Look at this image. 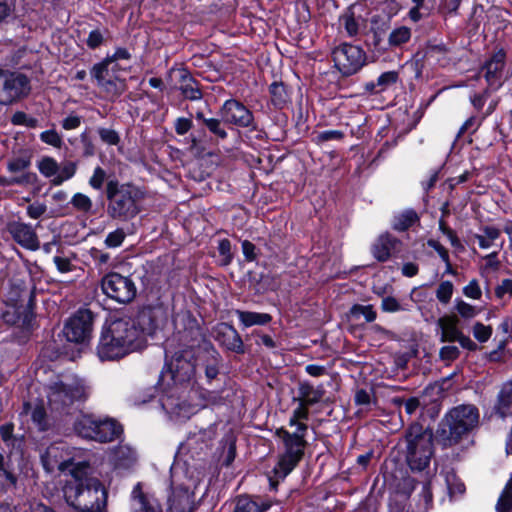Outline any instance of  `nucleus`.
<instances>
[{"label": "nucleus", "mask_w": 512, "mask_h": 512, "mask_svg": "<svg viewBox=\"0 0 512 512\" xmlns=\"http://www.w3.org/2000/svg\"><path fill=\"white\" fill-rule=\"evenodd\" d=\"M176 331L165 344V366L158 381V401L176 425L192 416V316L189 311L174 316Z\"/></svg>", "instance_id": "1"}, {"label": "nucleus", "mask_w": 512, "mask_h": 512, "mask_svg": "<svg viewBox=\"0 0 512 512\" xmlns=\"http://www.w3.org/2000/svg\"><path fill=\"white\" fill-rule=\"evenodd\" d=\"M90 463H80L63 487L65 501L76 512H101L106 506L107 492L102 483L89 477Z\"/></svg>", "instance_id": "2"}, {"label": "nucleus", "mask_w": 512, "mask_h": 512, "mask_svg": "<svg viewBox=\"0 0 512 512\" xmlns=\"http://www.w3.org/2000/svg\"><path fill=\"white\" fill-rule=\"evenodd\" d=\"M191 461V446L188 442H183L179 445L171 466L172 494L168 498L170 512L192 511V502L188 491L192 480Z\"/></svg>", "instance_id": "3"}, {"label": "nucleus", "mask_w": 512, "mask_h": 512, "mask_svg": "<svg viewBox=\"0 0 512 512\" xmlns=\"http://www.w3.org/2000/svg\"><path fill=\"white\" fill-rule=\"evenodd\" d=\"M479 410L475 405L463 404L452 408L439 423L436 441L443 447L458 444L479 424Z\"/></svg>", "instance_id": "4"}, {"label": "nucleus", "mask_w": 512, "mask_h": 512, "mask_svg": "<svg viewBox=\"0 0 512 512\" xmlns=\"http://www.w3.org/2000/svg\"><path fill=\"white\" fill-rule=\"evenodd\" d=\"M307 431V425H299L294 432H289L283 427L276 430V436L279 437L284 444V452L273 469L277 480L275 481L272 477L269 478L270 486L273 489H276L278 480L284 479L302 459L307 444L305 440Z\"/></svg>", "instance_id": "5"}, {"label": "nucleus", "mask_w": 512, "mask_h": 512, "mask_svg": "<svg viewBox=\"0 0 512 512\" xmlns=\"http://www.w3.org/2000/svg\"><path fill=\"white\" fill-rule=\"evenodd\" d=\"M106 197L107 213L113 219L128 221L140 212L138 200L141 192L132 184L109 180L106 185Z\"/></svg>", "instance_id": "6"}, {"label": "nucleus", "mask_w": 512, "mask_h": 512, "mask_svg": "<svg viewBox=\"0 0 512 512\" xmlns=\"http://www.w3.org/2000/svg\"><path fill=\"white\" fill-rule=\"evenodd\" d=\"M406 460L412 470L422 471L433 454V434L418 423L409 426L405 433Z\"/></svg>", "instance_id": "7"}, {"label": "nucleus", "mask_w": 512, "mask_h": 512, "mask_svg": "<svg viewBox=\"0 0 512 512\" xmlns=\"http://www.w3.org/2000/svg\"><path fill=\"white\" fill-rule=\"evenodd\" d=\"M75 432L82 438L100 443L112 442L123 433L122 425L113 418L81 414L74 422Z\"/></svg>", "instance_id": "8"}, {"label": "nucleus", "mask_w": 512, "mask_h": 512, "mask_svg": "<svg viewBox=\"0 0 512 512\" xmlns=\"http://www.w3.org/2000/svg\"><path fill=\"white\" fill-rule=\"evenodd\" d=\"M48 404L52 410L61 411L75 402H82L87 397L83 380L74 375L49 384L46 388Z\"/></svg>", "instance_id": "9"}, {"label": "nucleus", "mask_w": 512, "mask_h": 512, "mask_svg": "<svg viewBox=\"0 0 512 512\" xmlns=\"http://www.w3.org/2000/svg\"><path fill=\"white\" fill-rule=\"evenodd\" d=\"M84 451L69 446L65 442H55L51 444L41 455V462L47 472H53L58 469L61 472H68L72 477V470L80 463H90L83 457Z\"/></svg>", "instance_id": "10"}, {"label": "nucleus", "mask_w": 512, "mask_h": 512, "mask_svg": "<svg viewBox=\"0 0 512 512\" xmlns=\"http://www.w3.org/2000/svg\"><path fill=\"white\" fill-rule=\"evenodd\" d=\"M100 287L103 294L118 304H129L137 295V286L130 275H122L118 272L105 274Z\"/></svg>", "instance_id": "11"}, {"label": "nucleus", "mask_w": 512, "mask_h": 512, "mask_svg": "<svg viewBox=\"0 0 512 512\" xmlns=\"http://www.w3.org/2000/svg\"><path fill=\"white\" fill-rule=\"evenodd\" d=\"M29 92L30 81L27 76L0 68V105H11L27 96Z\"/></svg>", "instance_id": "12"}, {"label": "nucleus", "mask_w": 512, "mask_h": 512, "mask_svg": "<svg viewBox=\"0 0 512 512\" xmlns=\"http://www.w3.org/2000/svg\"><path fill=\"white\" fill-rule=\"evenodd\" d=\"M332 59L343 75L350 76L365 64L366 54L359 46L343 43L333 49Z\"/></svg>", "instance_id": "13"}, {"label": "nucleus", "mask_w": 512, "mask_h": 512, "mask_svg": "<svg viewBox=\"0 0 512 512\" xmlns=\"http://www.w3.org/2000/svg\"><path fill=\"white\" fill-rule=\"evenodd\" d=\"M104 326L118 338H121L122 343L132 351L138 352L144 349V342L139 336L133 317L128 315L113 317Z\"/></svg>", "instance_id": "14"}, {"label": "nucleus", "mask_w": 512, "mask_h": 512, "mask_svg": "<svg viewBox=\"0 0 512 512\" xmlns=\"http://www.w3.org/2000/svg\"><path fill=\"white\" fill-rule=\"evenodd\" d=\"M93 315L83 309L70 317L64 325L63 334L69 342L85 343L92 332Z\"/></svg>", "instance_id": "15"}, {"label": "nucleus", "mask_w": 512, "mask_h": 512, "mask_svg": "<svg viewBox=\"0 0 512 512\" xmlns=\"http://www.w3.org/2000/svg\"><path fill=\"white\" fill-rule=\"evenodd\" d=\"M140 338L147 344V336L153 337L162 328L164 312L161 307L145 306L133 317Z\"/></svg>", "instance_id": "16"}, {"label": "nucleus", "mask_w": 512, "mask_h": 512, "mask_svg": "<svg viewBox=\"0 0 512 512\" xmlns=\"http://www.w3.org/2000/svg\"><path fill=\"white\" fill-rule=\"evenodd\" d=\"M121 340V338H118L103 326L96 349L100 361H116L134 353Z\"/></svg>", "instance_id": "17"}, {"label": "nucleus", "mask_w": 512, "mask_h": 512, "mask_svg": "<svg viewBox=\"0 0 512 512\" xmlns=\"http://www.w3.org/2000/svg\"><path fill=\"white\" fill-rule=\"evenodd\" d=\"M222 120L241 128L250 127L253 124V113L236 99L226 100L221 108Z\"/></svg>", "instance_id": "18"}, {"label": "nucleus", "mask_w": 512, "mask_h": 512, "mask_svg": "<svg viewBox=\"0 0 512 512\" xmlns=\"http://www.w3.org/2000/svg\"><path fill=\"white\" fill-rule=\"evenodd\" d=\"M106 461L117 474L130 471L137 462L136 451L128 444H120L109 449Z\"/></svg>", "instance_id": "19"}, {"label": "nucleus", "mask_w": 512, "mask_h": 512, "mask_svg": "<svg viewBox=\"0 0 512 512\" xmlns=\"http://www.w3.org/2000/svg\"><path fill=\"white\" fill-rule=\"evenodd\" d=\"M91 75L97 85L113 97L121 95L124 91V82L120 80L119 75L112 74L107 62L103 60L92 67Z\"/></svg>", "instance_id": "20"}, {"label": "nucleus", "mask_w": 512, "mask_h": 512, "mask_svg": "<svg viewBox=\"0 0 512 512\" xmlns=\"http://www.w3.org/2000/svg\"><path fill=\"white\" fill-rule=\"evenodd\" d=\"M213 337L227 351L244 354L245 346L238 331L227 323L218 324L213 330Z\"/></svg>", "instance_id": "21"}, {"label": "nucleus", "mask_w": 512, "mask_h": 512, "mask_svg": "<svg viewBox=\"0 0 512 512\" xmlns=\"http://www.w3.org/2000/svg\"><path fill=\"white\" fill-rule=\"evenodd\" d=\"M506 63V52L503 49L495 51L482 66L481 71L488 83V86L494 90L502 86V72Z\"/></svg>", "instance_id": "22"}, {"label": "nucleus", "mask_w": 512, "mask_h": 512, "mask_svg": "<svg viewBox=\"0 0 512 512\" xmlns=\"http://www.w3.org/2000/svg\"><path fill=\"white\" fill-rule=\"evenodd\" d=\"M8 232L21 247L36 251L40 248V242L34 229L26 223L12 222L8 225Z\"/></svg>", "instance_id": "23"}, {"label": "nucleus", "mask_w": 512, "mask_h": 512, "mask_svg": "<svg viewBox=\"0 0 512 512\" xmlns=\"http://www.w3.org/2000/svg\"><path fill=\"white\" fill-rule=\"evenodd\" d=\"M401 241L388 232L380 234L371 245V253L379 262H386L399 249Z\"/></svg>", "instance_id": "24"}, {"label": "nucleus", "mask_w": 512, "mask_h": 512, "mask_svg": "<svg viewBox=\"0 0 512 512\" xmlns=\"http://www.w3.org/2000/svg\"><path fill=\"white\" fill-rule=\"evenodd\" d=\"M131 512H161L157 500L143 492L141 483H137L131 492Z\"/></svg>", "instance_id": "25"}, {"label": "nucleus", "mask_w": 512, "mask_h": 512, "mask_svg": "<svg viewBox=\"0 0 512 512\" xmlns=\"http://www.w3.org/2000/svg\"><path fill=\"white\" fill-rule=\"evenodd\" d=\"M492 412L502 419L512 416V378L500 386Z\"/></svg>", "instance_id": "26"}, {"label": "nucleus", "mask_w": 512, "mask_h": 512, "mask_svg": "<svg viewBox=\"0 0 512 512\" xmlns=\"http://www.w3.org/2000/svg\"><path fill=\"white\" fill-rule=\"evenodd\" d=\"M6 167L11 176H31L29 186L33 185L37 180V175L29 170L31 167V157L29 155L22 154L9 158Z\"/></svg>", "instance_id": "27"}, {"label": "nucleus", "mask_w": 512, "mask_h": 512, "mask_svg": "<svg viewBox=\"0 0 512 512\" xmlns=\"http://www.w3.org/2000/svg\"><path fill=\"white\" fill-rule=\"evenodd\" d=\"M197 359L203 367H220L221 356L210 341L203 340L198 344Z\"/></svg>", "instance_id": "28"}, {"label": "nucleus", "mask_w": 512, "mask_h": 512, "mask_svg": "<svg viewBox=\"0 0 512 512\" xmlns=\"http://www.w3.org/2000/svg\"><path fill=\"white\" fill-rule=\"evenodd\" d=\"M458 318L456 316L445 315L438 319V326L441 329V342H454L461 331L458 329Z\"/></svg>", "instance_id": "29"}, {"label": "nucleus", "mask_w": 512, "mask_h": 512, "mask_svg": "<svg viewBox=\"0 0 512 512\" xmlns=\"http://www.w3.org/2000/svg\"><path fill=\"white\" fill-rule=\"evenodd\" d=\"M195 165L198 167L200 172L198 176L194 174V181L197 180L202 182L216 169L218 165V157L215 154L206 153L194 159V166Z\"/></svg>", "instance_id": "30"}, {"label": "nucleus", "mask_w": 512, "mask_h": 512, "mask_svg": "<svg viewBox=\"0 0 512 512\" xmlns=\"http://www.w3.org/2000/svg\"><path fill=\"white\" fill-rule=\"evenodd\" d=\"M419 221L417 212L413 209H406L396 215L392 220V228L396 231L403 232L412 227Z\"/></svg>", "instance_id": "31"}, {"label": "nucleus", "mask_w": 512, "mask_h": 512, "mask_svg": "<svg viewBox=\"0 0 512 512\" xmlns=\"http://www.w3.org/2000/svg\"><path fill=\"white\" fill-rule=\"evenodd\" d=\"M270 507L271 503L261 498H240L237 501L234 512H265Z\"/></svg>", "instance_id": "32"}, {"label": "nucleus", "mask_w": 512, "mask_h": 512, "mask_svg": "<svg viewBox=\"0 0 512 512\" xmlns=\"http://www.w3.org/2000/svg\"><path fill=\"white\" fill-rule=\"evenodd\" d=\"M324 391L321 388H315L313 385L304 382L299 386V402L308 406L318 403L323 397Z\"/></svg>", "instance_id": "33"}, {"label": "nucleus", "mask_w": 512, "mask_h": 512, "mask_svg": "<svg viewBox=\"0 0 512 512\" xmlns=\"http://www.w3.org/2000/svg\"><path fill=\"white\" fill-rule=\"evenodd\" d=\"M239 321L245 326L265 325L272 320L270 314L236 310Z\"/></svg>", "instance_id": "34"}, {"label": "nucleus", "mask_w": 512, "mask_h": 512, "mask_svg": "<svg viewBox=\"0 0 512 512\" xmlns=\"http://www.w3.org/2000/svg\"><path fill=\"white\" fill-rule=\"evenodd\" d=\"M269 92L275 108L282 109L289 102V95L283 83L273 82L269 86Z\"/></svg>", "instance_id": "35"}, {"label": "nucleus", "mask_w": 512, "mask_h": 512, "mask_svg": "<svg viewBox=\"0 0 512 512\" xmlns=\"http://www.w3.org/2000/svg\"><path fill=\"white\" fill-rule=\"evenodd\" d=\"M340 22L343 25L349 37H355L360 30L359 19L356 18L352 7H349L340 17Z\"/></svg>", "instance_id": "36"}, {"label": "nucleus", "mask_w": 512, "mask_h": 512, "mask_svg": "<svg viewBox=\"0 0 512 512\" xmlns=\"http://www.w3.org/2000/svg\"><path fill=\"white\" fill-rule=\"evenodd\" d=\"M411 38V29L406 26H400L393 29L388 37V43L391 47H399L407 43Z\"/></svg>", "instance_id": "37"}, {"label": "nucleus", "mask_w": 512, "mask_h": 512, "mask_svg": "<svg viewBox=\"0 0 512 512\" xmlns=\"http://www.w3.org/2000/svg\"><path fill=\"white\" fill-rule=\"evenodd\" d=\"M196 118L202 122L211 133L215 136L225 139L227 137L226 131L221 127L220 121L215 118H205L202 112H197Z\"/></svg>", "instance_id": "38"}, {"label": "nucleus", "mask_w": 512, "mask_h": 512, "mask_svg": "<svg viewBox=\"0 0 512 512\" xmlns=\"http://www.w3.org/2000/svg\"><path fill=\"white\" fill-rule=\"evenodd\" d=\"M496 510L498 512H510L512 510V474L498 499Z\"/></svg>", "instance_id": "39"}, {"label": "nucleus", "mask_w": 512, "mask_h": 512, "mask_svg": "<svg viewBox=\"0 0 512 512\" xmlns=\"http://www.w3.org/2000/svg\"><path fill=\"white\" fill-rule=\"evenodd\" d=\"M454 308L458 315L465 320L472 319L481 312L480 308L473 306L460 298L455 300Z\"/></svg>", "instance_id": "40"}, {"label": "nucleus", "mask_w": 512, "mask_h": 512, "mask_svg": "<svg viewBox=\"0 0 512 512\" xmlns=\"http://www.w3.org/2000/svg\"><path fill=\"white\" fill-rule=\"evenodd\" d=\"M76 164L74 162H66L59 166V170L53 178L52 184L55 186L61 185L64 181L71 179L76 173Z\"/></svg>", "instance_id": "41"}, {"label": "nucleus", "mask_w": 512, "mask_h": 512, "mask_svg": "<svg viewBox=\"0 0 512 512\" xmlns=\"http://www.w3.org/2000/svg\"><path fill=\"white\" fill-rule=\"evenodd\" d=\"M408 495L403 492L394 493L389 501V512H410Z\"/></svg>", "instance_id": "42"}, {"label": "nucleus", "mask_w": 512, "mask_h": 512, "mask_svg": "<svg viewBox=\"0 0 512 512\" xmlns=\"http://www.w3.org/2000/svg\"><path fill=\"white\" fill-rule=\"evenodd\" d=\"M219 265L228 266L233 260L232 246L228 239H221L218 242Z\"/></svg>", "instance_id": "43"}, {"label": "nucleus", "mask_w": 512, "mask_h": 512, "mask_svg": "<svg viewBox=\"0 0 512 512\" xmlns=\"http://www.w3.org/2000/svg\"><path fill=\"white\" fill-rule=\"evenodd\" d=\"M308 405L299 402V406L293 410L292 415L289 419L290 427H299V425H307L304 421L308 420L309 410Z\"/></svg>", "instance_id": "44"}, {"label": "nucleus", "mask_w": 512, "mask_h": 512, "mask_svg": "<svg viewBox=\"0 0 512 512\" xmlns=\"http://www.w3.org/2000/svg\"><path fill=\"white\" fill-rule=\"evenodd\" d=\"M350 315L354 319H359L363 316L367 322H372L376 319V312L372 305L355 304L350 309Z\"/></svg>", "instance_id": "45"}, {"label": "nucleus", "mask_w": 512, "mask_h": 512, "mask_svg": "<svg viewBox=\"0 0 512 512\" xmlns=\"http://www.w3.org/2000/svg\"><path fill=\"white\" fill-rule=\"evenodd\" d=\"M38 169L40 173L47 177V178H55V175L57 174L59 170V165L51 157H44L38 162Z\"/></svg>", "instance_id": "46"}, {"label": "nucleus", "mask_w": 512, "mask_h": 512, "mask_svg": "<svg viewBox=\"0 0 512 512\" xmlns=\"http://www.w3.org/2000/svg\"><path fill=\"white\" fill-rule=\"evenodd\" d=\"M399 80V72L387 71L382 73L376 80L378 90L382 92L386 91L389 87L396 84Z\"/></svg>", "instance_id": "47"}, {"label": "nucleus", "mask_w": 512, "mask_h": 512, "mask_svg": "<svg viewBox=\"0 0 512 512\" xmlns=\"http://www.w3.org/2000/svg\"><path fill=\"white\" fill-rule=\"evenodd\" d=\"M454 285L451 281H442L437 290L436 298L442 304H448L452 298Z\"/></svg>", "instance_id": "48"}, {"label": "nucleus", "mask_w": 512, "mask_h": 512, "mask_svg": "<svg viewBox=\"0 0 512 512\" xmlns=\"http://www.w3.org/2000/svg\"><path fill=\"white\" fill-rule=\"evenodd\" d=\"M71 204L73 207L81 212H90L92 209V200L83 193H76L73 195L71 199Z\"/></svg>", "instance_id": "49"}, {"label": "nucleus", "mask_w": 512, "mask_h": 512, "mask_svg": "<svg viewBox=\"0 0 512 512\" xmlns=\"http://www.w3.org/2000/svg\"><path fill=\"white\" fill-rule=\"evenodd\" d=\"M492 331L491 326L484 325L481 322H476L472 328L474 338L480 343L487 342L492 335Z\"/></svg>", "instance_id": "50"}, {"label": "nucleus", "mask_w": 512, "mask_h": 512, "mask_svg": "<svg viewBox=\"0 0 512 512\" xmlns=\"http://www.w3.org/2000/svg\"><path fill=\"white\" fill-rule=\"evenodd\" d=\"M40 140L56 148H60L63 144L61 135L55 129L43 131L40 134Z\"/></svg>", "instance_id": "51"}, {"label": "nucleus", "mask_w": 512, "mask_h": 512, "mask_svg": "<svg viewBox=\"0 0 512 512\" xmlns=\"http://www.w3.org/2000/svg\"><path fill=\"white\" fill-rule=\"evenodd\" d=\"M31 176L29 175H22V176H0V186L1 187H10L13 185H18L22 187L29 186V179Z\"/></svg>", "instance_id": "52"}, {"label": "nucleus", "mask_w": 512, "mask_h": 512, "mask_svg": "<svg viewBox=\"0 0 512 512\" xmlns=\"http://www.w3.org/2000/svg\"><path fill=\"white\" fill-rule=\"evenodd\" d=\"M98 135L101 141L107 145H118L120 142V136L114 129L98 128Z\"/></svg>", "instance_id": "53"}, {"label": "nucleus", "mask_w": 512, "mask_h": 512, "mask_svg": "<svg viewBox=\"0 0 512 512\" xmlns=\"http://www.w3.org/2000/svg\"><path fill=\"white\" fill-rule=\"evenodd\" d=\"M236 457V444L232 439L225 441L224 451L222 454V463L225 466H230Z\"/></svg>", "instance_id": "54"}, {"label": "nucleus", "mask_w": 512, "mask_h": 512, "mask_svg": "<svg viewBox=\"0 0 512 512\" xmlns=\"http://www.w3.org/2000/svg\"><path fill=\"white\" fill-rule=\"evenodd\" d=\"M344 137V133L340 130H326L319 132L315 137L317 144L324 143L327 141H339Z\"/></svg>", "instance_id": "55"}, {"label": "nucleus", "mask_w": 512, "mask_h": 512, "mask_svg": "<svg viewBox=\"0 0 512 512\" xmlns=\"http://www.w3.org/2000/svg\"><path fill=\"white\" fill-rule=\"evenodd\" d=\"M31 418L39 430L43 431L47 428L46 412L43 406H35L32 410Z\"/></svg>", "instance_id": "56"}, {"label": "nucleus", "mask_w": 512, "mask_h": 512, "mask_svg": "<svg viewBox=\"0 0 512 512\" xmlns=\"http://www.w3.org/2000/svg\"><path fill=\"white\" fill-rule=\"evenodd\" d=\"M105 179H106L105 170L103 168H101L100 166H97L94 169L93 174L89 179V185L95 190H100L103 187Z\"/></svg>", "instance_id": "57"}, {"label": "nucleus", "mask_w": 512, "mask_h": 512, "mask_svg": "<svg viewBox=\"0 0 512 512\" xmlns=\"http://www.w3.org/2000/svg\"><path fill=\"white\" fill-rule=\"evenodd\" d=\"M125 239V233L122 229H116L112 232H110L106 239H105V245L108 248H116L119 247Z\"/></svg>", "instance_id": "58"}, {"label": "nucleus", "mask_w": 512, "mask_h": 512, "mask_svg": "<svg viewBox=\"0 0 512 512\" xmlns=\"http://www.w3.org/2000/svg\"><path fill=\"white\" fill-rule=\"evenodd\" d=\"M463 294L468 298L479 300L482 296V291L478 281L473 279L466 286H464Z\"/></svg>", "instance_id": "59"}, {"label": "nucleus", "mask_w": 512, "mask_h": 512, "mask_svg": "<svg viewBox=\"0 0 512 512\" xmlns=\"http://www.w3.org/2000/svg\"><path fill=\"white\" fill-rule=\"evenodd\" d=\"M46 211H47L46 204L39 202V201H35V202L31 203L27 207V215L32 219H39L46 213Z\"/></svg>", "instance_id": "60"}, {"label": "nucleus", "mask_w": 512, "mask_h": 512, "mask_svg": "<svg viewBox=\"0 0 512 512\" xmlns=\"http://www.w3.org/2000/svg\"><path fill=\"white\" fill-rule=\"evenodd\" d=\"M53 262L60 273H68L75 270V265L67 257L55 256Z\"/></svg>", "instance_id": "61"}, {"label": "nucleus", "mask_w": 512, "mask_h": 512, "mask_svg": "<svg viewBox=\"0 0 512 512\" xmlns=\"http://www.w3.org/2000/svg\"><path fill=\"white\" fill-rule=\"evenodd\" d=\"M447 484L450 495H462L465 492V485L455 476L447 478Z\"/></svg>", "instance_id": "62"}, {"label": "nucleus", "mask_w": 512, "mask_h": 512, "mask_svg": "<svg viewBox=\"0 0 512 512\" xmlns=\"http://www.w3.org/2000/svg\"><path fill=\"white\" fill-rule=\"evenodd\" d=\"M495 295L499 299L512 296V279H504L495 289Z\"/></svg>", "instance_id": "63"}, {"label": "nucleus", "mask_w": 512, "mask_h": 512, "mask_svg": "<svg viewBox=\"0 0 512 512\" xmlns=\"http://www.w3.org/2000/svg\"><path fill=\"white\" fill-rule=\"evenodd\" d=\"M103 41V33L99 29H95L89 33L86 43L90 49H96L103 43Z\"/></svg>", "instance_id": "64"}]
</instances>
